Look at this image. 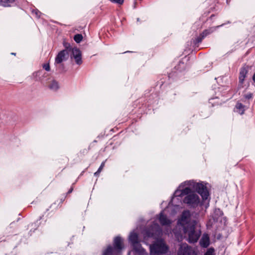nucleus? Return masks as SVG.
I'll list each match as a JSON object with an SVG mask.
<instances>
[{"mask_svg":"<svg viewBox=\"0 0 255 255\" xmlns=\"http://www.w3.org/2000/svg\"><path fill=\"white\" fill-rule=\"evenodd\" d=\"M48 88L53 91H57L59 88V85L56 80H52L48 85Z\"/></svg>","mask_w":255,"mask_h":255,"instance_id":"nucleus-20","label":"nucleus"},{"mask_svg":"<svg viewBox=\"0 0 255 255\" xmlns=\"http://www.w3.org/2000/svg\"><path fill=\"white\" fill-rule=\"evenodd\" d=\"M105 162H106V161H104L102 162V163L101 164V165L100 166V167H99V168L98 169L99 170V171H101L102 170L103 168H104V167L105 166Z\"/></svg>","mask_w":255,"mask_h":255,"instance_id":"nucleus-34","label":"nucleus"},{"mask_svg":"<svg viewBox=\"0 0 255 255\" xmlns=\"http://www.w3.org/2000/svg\"><path fill=\"white\" fill-rule=\"evenodd\" d=\"M168 250V247L162 241H158L150 246V255H162Z\"/></svg>","mask_w":255,"mask_h":255,"instance_id":"nucleus-5","label":"nucleus"},{"mask_svg":"<svg viewBox=\"0 0 255 255\" xmlns=\"http://www.w3.org/2000/svg\"><path fill=\"white\" fill-rule=\"evenodd\" d=\"M16 227V222H11L10 225L6 228L5 234L6 237H8L10 234L14 233V229Z\"/></svg>","mask_w":255,"mask_h":255,"instance_id":"nucleus-17","label":"nucleus"},{"mask_svg":"<svg viewBox=\"0 0 255 255\" xmlns=\"http://www.w3.org/2000/svg\"><path fill=\"white\" fill-rule=\"evenodd\" d=\"M70 57L71 59H74L75 63L78 65L82 64L83 61L82 59V53L79 48L77 47H74V48L70 51Z\"/></svg>","mask_w":255,"mask_h":255,"instance_id":"nucleus-9","label":"nucleus"},{"mask_svg":"<svg viewBox=\"0 0 255 255\" xmlns=\"http://www.w3.org/2000/svg\"><path fill=\"white\" fill-rule=\"evenodd\" d=\"M63 46H64L65 49L63 50H66V51L69 53H70V51L74 48L70 43L66 42H63Z\"/></svg>","mask_w":255,"mask_h":255,"instance_id":"nucleus-25","label":"nucleus"},{"mask_svg":"<svg viewBox=\"0 0 255 255\" xmlns=\"http://www.w3.org/2000/svg\"><path fill=\"white\" fill-rule=\"evenodd\" d=\"M111 2L114 3H117L119 4H122L124 3V0H109Z\"/></svg>","mask_w":255,"mask_h":255,"instance_id":"nucleus-30","label":"nucleus"},{"mask_svg":"<svg viewBox=\"0 0 255 255\" xmlns=\"http://www.w3.org/2000/svg\"><path fill=\"white\" fill-rule=\"evenodd\" d=\"M214 249L213 248H209L204 255H214Z\"/></svg>","mask_w":255,"mask_h":255,"instance_id":"nucleus-28","label":"nucleus"},{"mask_svg":"<svg viewBox=\"0 0 255 255\" xmlns=\"http://www.w3.org/2000/svg\"><path fill=\"white\" fill-rule=\"evenodd\" d=\"M132 246L134 251L139 255H144L146 253L145 250L142 247L139 242Z\"/></svg>","mask_w":255,"mask_h":255,"instance_id":"nucleus-14","label":"nucleus"},{"mask_svg":"<svg viewBox=\"0 0 255 255\" xmlns=\"http://www.w3.org/2000/svg\"><path fill=\"white\" fill-rule=\"evenodd\" d=\"M46 73H45L43 74L42 70H39V71L33 73V75H35V76L36 77V80L40 81L41 82H43V79L42 78V76H44L45 75H46Z\"/></svg>","mask_w":255,"mask_h":255,"instance_id":"nucleus-23","label":"nucleus"},{"mask_svg":"<svg viewBox=\"0 0 255 255\" xmlns=\"http://www.w3.org/2000/svg\"><path fill=\"white\" fill-rule=\"evenodd\" d=\"M101 171H99L98 170L96 172L94 173V175L95 176H98Z\"/></svg>","mask_w":255,"mask_h":255,"instance_id":"nucleus-35","label":"nucleus"},{"mask_svg":"<svg viewBox=\"0 0 255 255\" xmlns=\"http://www.w3.org/2000/svg\"><path fill=\"white\" fill-rule=\"evenodd\" d=\"M231 0H227V3H229Z\"/></svg>","mask_w":255,"mask_h":255,"instance_id":"nucleus-40","label":"nucleus"},{"mask_svg":"<svg viewBox=\"0 0 255 255\" xmlns=\"http://www.w3.org/2000/svg\"><path fill=\"white\" fill-rule=\"evenodd\" d=\"M149 103H150V104H154V102H151V101H150V102H149Z\"/></svg>","mask_w":255,"mask_h":255,"instance_id":"nucleus-41","label":"nucleus"},{"mask_svg":"<svg viewBox=\"0 0 255 255\" xmlns=\"http://www.w3.org/2000/svg\"><path fill=\"white\" fill-rule=\"evenodd\" d=\"M42 67L46 71H49L50 70V67L49 63L44 64Z\"/></svg>","mask_w":255,"mask_h":255,"instance_id":"nucleus-31","label":"nucleus"},{"mask_svg":"<svg viewBox=\"0 0 255 255\" xmlns=\"http://www.w3.org/2000/svg\"><path fill=\"white\" fill-rule=\"evenodd\" d=\"M33 14H34L36 17L39 18L40 17V15L42 14L40 11H39L37 9H33L31 11Z\"/></svg>","mask_w":255,"mask_h":255,"instance_id":"nucleus-27","label":"nucleus"},{"mask_svg":"<svg viewBox=\"0 0 255 255\" xmlns=\"http://www.w3.org/2000/svg\"><path fill=\"white\" fill-rule=\"evenodd\" d=\"M186 64L183 61H180L176 65L173 70L169 74L167 78L170 81L177 80L182 76V72L185 70Z\"/></svg>","mask_w":255,"mask_h":255,"instance_id":"nucleus-6","label":"nucleus"},{"mask_svg":"<svg viewBox=\"0 0 255 255\" xmlns=\"http://www.w3.org/2000/svg\"><path fill=\"white\" fill-rule=\"evenodd\" d=\"M15 0H0V5L4 7L10 6V3H13Z\"/></svg>","mask_w":255,"mask_h":255,"instance_id":"nucleus-24","label":"nucleus"},{"mask_svg":"<svg viewBox=\"0 0 255 255\" xmlns=\"http://www.w3.org/2000/svg\"><path fill=\"white\" fill-rule=\"evenodd\" d=\"M164 77H163L159 81H158L156 86H159V88H161V87L163 86L165 83V80H164Z\"/></svg>","mask_w":255,"mask_h":255,"instance_id":"nucleus-29","label":"nucleus"},{"mask_svg":"<svg viewBox=\"0 0 255 255\" xmlns=\"http://www.w3.org/2000/svg\"><path fill=\"white\" fill-rule=\"evenodd\" d=\"M197 224H194L182 229L183 233L187 235V241L191 244L196 243L201 236V231L196 229Z\"/></svg>","mask_w":255,"mask_h":255,"instance_id":"nucleus-3","label":"nucleus"},{"mask_svg":"<svg viewBox=\"0 0 255 255\" xmlns=\"http://www.w3.org/2000/svg\"><path fill=\"white\" fill-rule=\"evenodd\" d=\"M244 97L246 99H248V100L251 99L253 98V94L251 93H247V94H245L244 95Z\"/></svg>","mask_w":255,"mask_h":255,"instance_id":"nucleus-32","label":"nucleus"},{"mask_svg":"<svg viewBox=\"0 0 255 255\" xmlns=\"http://www.w3.org/2000/svg\"><path fill=\"white\" fill-rule=\"evenodd\" d=\"M253 80L255 83V73L254 74L253 76Z\"/></svg>","mask_w":255,"mask_h":255,"instance_id":"nucleus-38","label":"nucleus"},{"mask_svg":"<svg viewBox=\"0 0 255 255\" xmlns=\"http://www.w3.org/2000/svg\"><path fill=\"white\" fill-rule=\"evenodd\" d=\"M161 230L158 225L156 224L154 226H150L149 229H147L145 232L144 235L148 238H153L156 234L157 233H159Z\"/></svg>","mask_w":255,"mask_h":255,"instance_id":"nucleus-11","label":"nucleus"},{"mask_svg":"<svg viewBox=\"0 0 255 255\" xmlns=\"http://www.w3.org/2000/svg\"><path fill=\"white\" fill-rule=\"evenodd\" d=\"M158 219L160 223L162 226H168L171 224V221L167 218L165 215L163 214V211L160 213Z\"/></svg>","mask_w":255,"mask_h":255,"instance_id":"nucleus-13","label":"nucleus"},{"mask_svg":"<svg viewBox=\"0 0 255 255\" xmlns=\"http://www.w3.org/2000/svg\"><path fill=\"white\" fill-rule=\"evenodd\" d=\"M114 249L120 254L122 252V250L124 249V246L122 244V239L119 237H116L114 240Z\"/></svg>","mask_w":255,"mask_h":255,"instance_id":"nucleus-12","label":"nucleus"},{"mask_svg":"<svg viewBox=\"0 0 255 255\" xmlns=\"http://www.w3.org/2000/svg\"><path fill=\"white\" fill-rule=\"evenodd\" d=\"M200 245L203 248H207L210 245L209 238L208 237H203L200 241Z\"/></svg>","mask_w":255,"mask_h":255,"instance_id":"nucleus-22","label":"nucleus"},{"mask_svg":"<svg viewBox=\"0 0 255 255\" xmlns=\"http://www.w3.org/2000/svg\"><path fill=\"white\" fill-rule=\"evenodd\" d=\"M118 254L111 245L108 246L107 248L103 251L102 255H116Z\"/></svg>","mask_w":255,"mask_h":255,"instance_id":"nucleus-19","label":"nucleus"},{"mask_svg":"<svg viewBox=\"0 0 255 255\" xmlns=\"http://www.w3.org/2000/svg\"><path fill=\"white\" fill-rule=\"evenodd\" d=\"M69 57V53L66 50L60 51L55 58L54 65L56 67V71L59 73L64 71V66L62 63L67 61Z\"/></svg>","mask_w":255,"mask_h":255,"instance_id":"nucleus-4","label":"nucleus"},{"mask_svg":"<svg viewBox=\"0 0 255 255\" xmlns=\"http://www.w3.org/2000/svg\"><path fill=\"white\" fill-rule=\"evenodd\" d=\"M215 213L219 216H221L223 215V212L220 209H217L215 210Z\"/></svg>","mask_w":255,"mask_h":255,"instance_id":"nucleus-33","label":"nucleus"},{"mask_svg":"<svg viewBox=\"0 0 255 255\" xmlns=\"http://www.w3.org/2000/svg\"><path fill=\"white\" fill-rule=\"evenodd\" d=\"M192 189V188H191L190 193L185 195V197L183 199V202L190 208H196L200 203V199L198 195L195 194Z\"/></svg>","mask_w":255,"mask_h":255,"instance_id":"nucleus-7","label":"nucleus"},{"mask_svg":"<svg viewBox=\"0 0 255 255\" xmlns=\"http://www.w3.org/2000/svg\"><path fill=\"white\" fill-rule=\"evenodd\" d=\"M82 39L83 36L81 34H77L74 36V40L77 43H79Z\"/></svg>","mask_w":255,"mask_h":255,"instance_id":"nucleus-26","label":"nucleus"},{"mask_svg":"<svg viewBox=\"0 0 255 255\" xmlns=\"http://www.w3.org/2000/svg\"><path fill=\"white\" fill-rule=\"evenodd\" d=\"M137 20L139 21V18H137Z\"/></svg>","mask_w":255,"mask_h":255,"instance_id":"nucleus-43","label":"nucleus"},{"mask_svg":"<svg viewBox=\"0 0 255 255\" xmlns=\"http://www.w3.org/2000/svg\"><path fill=\"white\" fill-rule=\"evenodd\" d=\"M6 241V239L3 237L0 238V242H5Z\"/></svg>","mask_w":255,"mask_h":255,"instance_id":"nucleus-36","label":"nucleus"},{"mask_svg":"<svg viewBox=\"0 0 255 255\" xmlns=\"http://www.w3.org/2000/svg\"><path fill=\"white\" fill-rule=\"evenodd\" d=\"M236 109H237V112L240 115L244 114L245 106L242 103L238 102L236 105Z\"/></svg>","mask_w":255,"mask_h":255,"instance_id":"nucleus-21","label":"nucleus"},{"mask_svg":"<svg viewBox=\"0 0 255 255\" xmlns=\"http://www.w3.org/2000/svg\"><path fill=\"white\" fill-rule=\"evenodd\" d=\"M73 188L72 187H71V188L68 190V192L67 193V194H70V193H72V191H73Z\"/></svg>","mask_w":255,"mask_h":255,"instance_id":"nucleus-37","label":"nucleus"},{"mask_svg":"<svg viewBox=\"0 0 255 255\" xmlns=\"http://www.w3.org/2000/svg\"><path fill=\"white\" fill-rule=\"evenodd\" d=\"M207 183L204 182H196L193 180H187L182 182L176 189L171 199V202L173 201L175 197H177L178 200H181L180 198L185 196L186 194L190 193L191 188L198 193L202 197L203 201L206 200L209 197V192L208 190L206 185Z\"/></svg>","mask_w":255,"mask_h":255,"instance_id":"nucleus-1","label":"nucleus"},{"mask_svg":"<svg viewBox=\"0 0 255 255\" xmlns=\"http://www.w3.org/2000/svg\"><path fill=\"white\" fill-rule=\"evenodd\" d=\"M224 25V24H221V25H218L216 27H210L208 29H205L201 34L204 36L205 38L206 36L209 35V34L212 33L216 29L221 26Z\"/></svg>","mask_w":255,"mask_h":255,"instance_id":"nucleus-16","label":"nucleus"},{"mask_svg":"<svg viewBox=\"0 0 255 255\" xmlns=\"http://www.w3.org/2000/svg\"><path fill=\"white\" fill-rule=\"evenodd\" d=\"M205 37L201 34L196 37L192 39L191 44L193 45L194 48L198 47L199 43H200Z\"/></svg>","mask_w":255,"mask_h":255,"instance_id":"nucleus-15","label":"nucleus"},{"mask_svg":"<svg viewBox=\"0 0 255 255\" xmlns=\"http://www.w3.org/2000/svg\"><path fill=\"white\" fill-rule=\"evenodd\" d=\"M215 15L214 14H212L211 16H210V18L212 19L213 17H214Z\"/></svg>","mask_w":255,"mask_h":255,"instance_id":"nucleus-39","label":"nucleus"},{"mask_svg":"<svg viewBox=\"0 0 255 255\" xmlns=\"http://www.w3.org/2000/svg\"><path fill=\"white\" fill-rule=\"evenodd\" d=\"M248 71L249 68L247 65H245L241 68L239 77V86L240 88L243 87V84H244L245 79L247 77Z\"/></svg>","mask_w":255,"mask_h":255,"instance_id":"nucleus-10","label":"nucleus"},{"mask_svg":"<svg viewBox=\"0 0 255 255\" xmlns=\"http://www.w3.org/2000/svg\"><path fill=\"white\" fill-rule=\"evenodd\" d=\"M176 255H197V254L194 248L184 243L180 245Z\"/></svg>","mask_w":255,"mask_h":255,"instance_id":"nucleus-8","label":"nucleus"},{"mask_svg":"<svg viewBox=\"0 0 255 255\" xmlns=\"http://www.w3.org/2000/svg\"><path fill=\"white\" fill-rule=\"evenodd\" d=\"M191 214L189 210H184L182 213L181 218L177 221V226L173 230V233L178 241L181 240L182 235L181 232L178 230V227H181L182 229L197 224V222L195 220H191Z\"/></svg>","mask_w":255,"mask_h":255,"instance_id":"nucleus-2","label":"nucleus"},{"mask_svg":"<svg viewBox=\"0 0 255 255\" xmlns=\"http://www.w3.org/2000/svg\"><path fill=\"white\" fill-rule=\"evenodd\" d=\"M128 240L132 245L138 242V237L137 233L134 232H131L128 237Z\"/></svg>","mask_w":255,"mask_h":255,"instance_id":"nucleus-18","label":"nucleus"},{"mask_svg":"<svg viewBox=\"0 0 255 255\" xmlns=\"http://www.w3.org/2000/svg\"><path fill=\"white\" fill-rule=\"evenodd\" d=\"M11 54L12 55H15V53H11Z\"/></svg>","mask_w":255,"mask_h":255,"instance_id":"nucleus-42","label":"nucleus"}]
</instances>
